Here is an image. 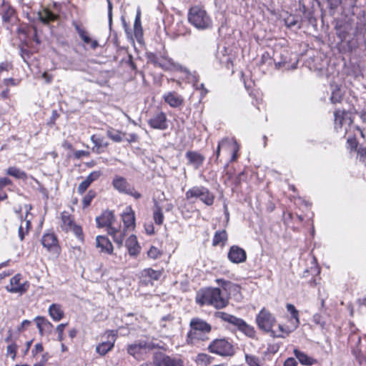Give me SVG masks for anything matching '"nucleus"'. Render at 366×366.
<instances>
[{
    "mask_svg": "<svg viewBox=\"0 0 366 366\" xmlns=\"http://www.w3.org/2000/svg\"><path fill=\"white\" fill-rule=\"evenodd\" d=\"M196 302L201 306L211 305L216 309H222L228 305V300L222 295L219 288L201 290L197 295Z\"/></svg>",
    "mask_w": 366,
    "mask_h": 366,
    "instance_id": "nucleus-1",
    "label": "nucleus"
},
{
    "mask_svg": "<svg viewBox=\"0 0 366 366\" xmlns=\"http://www.w3.org/2000/svg\"><path fill=\"white\" fill-rule=\"evenodd\" d=\"M189 331L187 336V342L194 345L199 341L209 340V334L212 330L211 325L200 318H193L189 323Z\"/></svg>",
    "mask_w": 366,
    "mask_h": 366,
    "instance_id": "nucleus-2",
    "label": "nucleus"
},
{
    "mask_svg": "<svg viewBox=\"0 0 366 366\" xmlns=\"http://www.w3.org/2000/svg\"><path fill=\"white\" fill-rule=\"evenodd\" d=\"M335 116V129L337 132L346 134L352 128H355L357 132L365 138L363 130L358 127L353 126V114L351 110L337 109L334 112Z\"/></svg>",
    "mask_w": 366,
    "mask_h": 366,
    "instance_id": "nucleus-3",
    "label": "nucleus"
},
{
    "mask_svg": "<svg viewBox=\"0 0 366 366\" xmlns=\"http://www.w3.org/2000/svg\"><path fill=\"white\" fill-rule=\"evenodd\" d=\"M188 21L200 30L209 29L212 24V21L207 11L197 6H193L189 10Z\"/></svg>",
    "mask_w": 366,
    "mask_h": 366,
    "instance_id": "nucleus-4",
    "label": "nucleus"
},
{
    "mask_svg": "<svg viewBox=\"0 0 366 366\" xmlns=\"http://www.w3.org/2000/svg\"><path fill=\"white\" fill-rule=\"evenodd\" d=\"M215 317L220 318L224 322L232 324L236 326L239 330L242 332L245 335L249 337H253L255 335V330L253 327L247 325L242 319L238 318L230 314L224 312H217L215 313Z\"/></svg>",
    "mask_w": 366,
    "mask_h": 366,
    "instance_id": "nucleus-5",
    "label": "nucleus"
},
{
    "mask_svg": "<svg viewBox=\"0 0 366 366\" xmlns=\"http://www.w3.org/2000/svg\"><path fill=\"white\" fill-rule=\"evenodd\" d=\"M186 199L189 200L192 198H199L205 204L210 206L213 204L214 197L209 190L203 186H194L187 191Z\"/></svg>",
    "mask_w": 366,
    "mask_h": 366,
    "instance_id": "nucleus-6",
    "label": "nucleus"
},
{
    "mask_svg": "<svg viewBox=\"0 0 366 366\" xmlns=\"http://www.w3.org/2000/svg\"><path fill=\"white\" fill-rule=\"evenodd\" d=\"M209 350L221 356H232L235 353L234 346L226 339L213 340L208 347Z\"/></svg>",
    "mask_w": 366,
    "mask_h": 366,
    "instance_id": "nucleus-7",
    "label": "nucleus"
},
{
    "mask_svg": "<svg viewBox=\"0 0 366 366\" xmlns=\"http://www.w3.org/2000/svg\"><path fill=\"white\" fill-rule=\"evenodd\" d=\"M112 186L119 192L132 196L136 199L142 197L141 193L137 192L123 177L115 176L112 180Z\"/></svg>",
    "mask_w": 366,
    "mask_h": 366,
    "instance_id": "nucleus-8",
    "label": "nucleus"
},
{
    "mask_svg": "<svg viewBox=\"0 0 366 366\" xmlns=\"http://www.w3.org/2000/svg\"><path fill=\"white\" fill-rule=\"evenodd\" d=\"M61 227L66 232H72L81 242L84 241L81 227L74 223V219L67 212H64L61 213Z\"/></svg>",
    "mask_w": 366,
    "mask_h": 366,
    "instance_id": "nucleus-9",
    "label": "nucleus"
},
{
    "mask_svg": "<svg viewBox=\"0 0 366 366\" xmlns=\"http://www.w3.org/2000/svg\"><path fill=\"white\" fill-rule=\"evenodd\" d=\"M256 322L259 329L271 332L276 319L267 310L262 308L256 317Z\"/></svg>",
    "mask_w": 366,
    "mask_h": 366,
    "instance_id": "nucleus-10",
    "label": "nucleus"
},
{
    "mask_svg": "<svg viewBox=\"0 0 366 366\" xmlns=\"http://www.w3.org/2000/svg\"><path fill=\"white\" fill-rule=\"evenodd\" d=\"M153 362L156 366H183L180 358L170 357L161 352L154 354Z\"/></svg>",
    "mask_w": 366,
    "mask_h": 366,
    "instance_id": "nucleus-11",
    "label": "nucleus"
},
{
    "mask_svg": "<svg viewBox=\"0 0 366 366\" xmlns=\"http://www.w3.org/2000/svg\"><path fill=\"white\" fill-rule=\"evenodd\" d=\"M154 348V344L146 341H139L127 346V352L133 356L135 359H140L144 352Z\"/></svg>",
    "mask_w": 366,
    "mask_h": 366,
    "instance_id": "nucleus-12",
    "label": "nucleus"
},
{
    "mask_svg": "<svg viewBox=\"0 0 366 366\" xmlns=\"http://www.w3.org/2000/svg\"><path fill=\"white\" fill-rule=\"evenodd\" d=\"M21 275L17 274L10 280V286L6 287V290L11 293L22 294L27 291L29 287V283L27 281L24 282H21Z\"/></svg>",
    "mask_w": 366,
    "mask_h": 366,
    "instance_id": "nucleus-13",
    "label": "nucleus"
},
{
    "mask_svg": "<svg viewBox=\"0 0 366 366\" xmlns=\"http://www.w3.org/2000/svg\"><path fill=\"white\" fill-rule=\"evenodd\" d=\"M227 257L232 262L239 264L246 261L247 254L242 248L237 245H233L229 248Z\"/></svg>",
    "mask_w": 366,
    "mask_h": 366,
    "instance_id": "nucleus-14",
    "label": "nucleus"
},
{
    "mask_svg": "<svg viewBox=\"0 0 366 366\" xmlns=\"http://www.w3.org/2000/svg\"><path fill=\"white\" fill-rule=\"evenodd\" d=\"M288 51L284 50L282 52L275 51L273 60L277 69L285 68L286 69H295L297 61L293 65H290L287 61Z\"/></svg>",
    "mask_w": 366,
    "mask_h": 366,
    "instance_id": "nucleus-15",
    "label": "nucleus"
},
{
    "mask_svg": "<svg viewBox=\"0 0 366 366\" xmlns=\"http://www.w3.org/2000/svg\"><path fill=\"white\" fill-rule=\"evenodd\" d=\"M149 125L156 129L164 130L167 128V119L164 112H158L148 121Z\"/></svg>",
    "mask_w": 366,
    "mask_h": 366,
    "instance_id": "nucleus-16",
    "label": "nucleus"
},
{
    "mask_svg": "<svg viewBox=\"0 0 366 366\" xmlns=\"http://www.w3.org/2000/svg\"><path fill=\"white\" fill-rule=\"evenodd\" d=\"M41 244L48 251L58 253L59 247L56 237L53 233L44 234L41 238Z\"/></svg>",
    "mask_w": 366,
    "mask_h": 366,
    "instance_id": "nucleus-17",
    "label": "nucleus"
},
{
    "mask_svg": "<svg viewBox=\"0 0 366 366\" xmlns=\"http://www.w3.org/2000/svg\"><path fill=\"white\" fill-rule=\"evenodd\" d=\"M72 25L75 28L76 32L80 36L81 39L86 44H89L92 49H95L99 46V43L97 40H92L86 31H85L78 23L74 21Z\"/></svg>",
    "mask_w": 366,
    "mask_h": 366,
    "instance_id": "nucleus-18",
    "label": "nucleus"
},
{
    "mask_svg": "<svg viewBox=\"0 0 366 366\" xmlns=\"http://www.w3.org/2000/svg\"><path fill=\"white\" fill-rule=\"evenodd\" d=\"M162 98L167 104L173 108L179 107L184 103L183 97L175 92L165 93Z\"/></svg>",
    "mask_w": 366,
    "mask_h": 366,
    "instance_id": "nucleus-19",
    "label": "nucleus"
},
{
    "mask_svg": "<svg viewBox=\"0 0 366 366\" xmlns=\"http://www.w3.org/2000/svg\"><path fill=\"white\" fill-rule=\"evenodd\" d=\"M101 174L102 173L100 171H94L91 172L86 178L79 184L77 189L78 192L82 194L93 182L97 180L100 177Z\"/></svg>",
    "mask_w": 366,
    "mask_h": 366,
    "instance_id": "nucleus-20",
    "label": "nucleus"
},
{
    "mask_svg": "<svg viewBox=\"0 0 366 366\" xmlns=\"http://www.w3.org/2000/svg\"><path fill=\"white\" fill-rule=\"evenodd\" d=\"M96 247L101 249L102 252L109 254L113 252V245L110 240L105 236L99 235L96 237Z\"/></svg>",
    "mask_w": 366,
    "mask_h": 366,
    "instance_id": "nucleus-21",
    "label": "nucleus"
},
{
    "mask_svg": "<svg viewBox=\"0 0 366 366\" xmlns=\"http://www.w3.org/2000/svg\"><path fill=\"white\" fill-rule=\"evenodd\" d=\"M114 221V216L111 211H104L101 216L96 218V222L98 227H107V226L112 225Z\"/></svg>",
    "mask_w": 366,
    "mask_h": 366,
    "instance_id": "nucleus-22",
    "label": "nucleus"
},
{
    "mask_svg": "<svg viewBox=\"0 0 366 366\" xmlns=\"http://www.w3.org/2000/svg\"><path fill=\"white\" fill-rule=\"evenodd\" d=\"M109 336H111V340L102 342L96 347L97 352L100 355H106L114 347L115 341V334L114 333V331H110Z\"/></svg>",
    "mask_w": 366,
    "mask_h": 366,
    "instance_id": "nucleus-23",
    "label": "nucleus"
},
{
    "mask_svg": "<svg viewBox=\"0 0 366 366\" xmlns=\"http://www.w3.org/2000/svg\"><path fill=\"white\" fill-rule=\"evenodd\" d=\"M347 144L351 150L354 149L355 151H357V159L360 162H365L366 159V149L362 147L357 148L358 142L356 139V137H349L347 139Z\"/></svg>",
    "mask_w": 366,
    "mask_h": 366,
    "instance_id": "nucleus-24",
    "label": "nucleus"
},
{
    "mask_svg": "<svg viewBox=\"0 0 366 366\" xmlns=\"http://www.w3.org/2000/svg\"><path fill=\"white\" fill-rule=\"evenodd\" d=\"M189 161L195 169H198L204 162V157L200 153L194 151H188L185 154Z\"/></svg>",
    "mask_w": 366,
    "mask_h": 366,
    "instance_id": "nucleus-25",
    "label": "nucleus"
},
{
    "mask_svg": "<svg viewBox=\"0 0 366 366\" xmlns=\"http://www.w3.org/2000/svg\"><path fill=\"white\" fill-rule=\"evenodd\" d=\"M126 247L131 256H137L140 252V246L137 242V237L134 234L129 236L126 240Z\"/></svg>",
    "mask_w": 366,
    "mask_h": 366,
    "instance_id": "nucleus-26",
    "label": "nucleus"
},
{
    "mask_svg": "<svg viewBox=\"0 0 366 366\" xmlns=\"http://www.w3.org/2000/svg\"><path fill=\"white\" fill-rule=\"evenodd\" d=\"M345 94L342 86L331 84V96L330 100L332 104L340 103Z\"/></svg>",
    "mask_w": 366,
    "mask_h": 366,
    "instance_id": "nucleus-27",
    "label": "nucleus"
},
{
    "mask_svg": "<svg viewBox=\"0 0 366 366\" xmlns=\"http://www.w3.org/2000/svg\"><path fill=\"white\" fill-rule=\"evenodd\" d=\"M37 15L39 20L44 24H48L59 19L57 14H54L48 9H44L42 11H38Z\"/></svg>",
    "mask_w": 366,
    "mask_h": 366,
    "instance_id": "nucleus-28",
    "label": "nucleus"
},
{
    "mask_svg": "<svg viewBox=\"0 0 366 366\" xmlns=\"http://www.w3.org/2000/svg\"><path fill=\"white\" fill-rule=\"evenodd\" d=\"M293 352H294L295 357L303 365L311 366L317 362V360H315L311 357H309L307 354H305V352H303L302 351H300L297 349H295Z\"/></svg>",
    "mask_w": 366,
    "mask_h": 366,
    "instance_id": "nucleus-29",
    "label": "nucleus"
},
{
    "mask_svg": "<svg viewBox=\"0 0 366 366\" xmlns=\"http://www.w3.org/2000/svg\"><path fill=\"white\" fill-rule=\"evenodd\" d=\"M36 326L39 332L43 335L45 333H50L53 328V325L46 318L38 317L36 318Z\"/></svg>",
    "mask_w": 366,
    "mask_h": 366,
    "instance_id": "nucleus-30",
    "label": "nucleus"
},
{
    "mask_svg": "<svg viewBox=\"0 0 366 366\" xmlns=\"http://www.w3.org/2000/svg\"><path fill=\"white\" fill-rule=\"evenodd\" d=\"M49 314L54 321H60L64 315L61 306L59 304H52L49 308Z\"/></svg>",
    "mask_w": 366,
    "mask_h": 366,
    "instance_id": "nucleus-31",
    "label": "nucleus"
},
{
    "mask_svg": "<svg viewBox=\"0 0 366 366\" xmlns=\"http://www.w3.org/2000/svg\"><path fill=\"white\" fill-rule=\"evenodd\" d=\"M227 238V233L225 229L217 231L213 237L212 245L214 247L219 244L224 245Z\"/></svg>",
    "mask_w": 366,
    "mask_h": 366,
    "instance_id": "nucleus-32",
    "label": "nucleus"
},
{
    "mask_svg": "<svg viewBox=\"0 0 366 366\" xmlns=\"http://www.w3.org/2000/svg\"><path fill=\"white\" fill-rule=\"evenodd\" d=\"M91 141L94 144L92 149L97 154L101 153L100 148L106 147L108 145V143L104 142L103 137L97 135H92L91 137Z\"/></svg>",
    "mask_w": 366,
    "mask_h": 366,
    "instance_id": "nucleus-33",
    "label": "nucleus"
},
{
    "mask_svg": "<svg viewBox=\"0 0 366 366\" xmlns=\"http://www.w3.org/2000/svg\"><path fill=\"white\" fill-rule=\"evenodd\" d=\"M286 307L287 311L291 314L292 320L290 322L291 324L293 325V329H297L300 325L299 312L292 304H287Z\"/></svg>",
    "mask_w": 366,
    "mask_h": 366,
    "instance_id": "nucleus-34",
    "label": "nucleus"
},
{
    "mask_svg": "<svg viewBox=\"0 0 366 366\" xmlns=\"http://www.w3.org/2000/svg\"><path fill=\"white\" fill-rule=\"evenodd\" d=\"M122 221L127 229H133L134 227L135 217L134 214L131 209L129 212H124L122 214Z\"/></svg>",
    "mask_w": 366,
    "mask_h": 366,
    "instance_id": "nucleus-35",
    "label": "nucleus"
},
{
    "mask_svg": "<svg viewBox=\"0 0 366 366\" xmlns=\"http://www.w3.org/2000/svg\"><path fill=\"white\" fill-rule=\"evenodd\" d=\"M236 144V141L234 139H229V138H224L223 139H222L220 142H219L218 143V145H217V151H216V162H217L218 159H219V154H220V150H221V148H227V149H229V147L232 145V144Z\"/></svg>",
    "mask_w": 366,
    "mask_h": 366,
    "instance_id": "nucleus-36",
    "label": "nucleus"
},
{
    "mask_svg": "<svg viewBox=\"0 0 366 366\" xmlns=\"http://www.w3.org/2000/svg\"><path fill=\"white\" fill-rule=\"evenodd\" d=\"M6 174L18 179L26 180L27 179L26 172L15 167H9Z\"/></svg>",
    "mask_w": 366,
    "mask_h": 366,
    "instance_id": "nucleus-37",
    "label": "nucleus"
},
{
    "mask_svg": "<svg viewBox=\"0 0 366 366\" xmlns=\"http://www.w3.org/2000/svg\"><path fill=\"white\" fill-rule=\"evenodd\" d=\"M142 276L143 277L149 278V280H158L162 276V272L160 270H154L152 268L144 269L142 272Z\"/></svg>",
    "mask_w": 366,
    "mask_h": 366,
    "instance_id": "nucleus-38",
    "label": "nucleus"
},
{
    "mask_svg": "<svg viewBox=\"0 0 366 366\" xmlns=\"http://www.w3.org/2000/svg\"><path fill=\"white\" fill-rule=\"evenodd\" d=\"M4 11L2 12V20L4 23H10L12 17L14 16V9L10 6L5 5L3 3Z\"/></svg>",
    "mask_w": 366,
    "mask_h": 366,
    "instance_id": "nucleus-39",
    "label": "nucleus"
},
{
    "mask_svg": "<svg viewBox=\"0 0 366 366\" xmlns=\"http://www.w3.org/2000/svg\"><path fill=\"white\" fill-rule=\"evenodd\" d=\"M107 134L109 138L115 142H121L123 140V137L127 135L126 133H122L112 128L107 130Z\"/></svg>",
    "mask_w": 366,
    "mask_h": 366,
    "instance_id": "nucleus-40",
    "label": "nucleus"
},
{
    "mask_svg": "<svg viewBox=\"0 0 366 366\" xmlns=\"http://www.w3.org/2000/svg\"><path fill=\"white\" fill-rule=\"evenodd\" d=\"M153 218L154 222L158 225H161L164 222V215L162 209L161 207L157 203L154 204V208L153 211Z\"/></svg>",
    "mask_w": 366,
    "mask_h": 366,
    "instance_id": "nucleus-41",
    "label": "nucleus"
},
{
    "mask_svg": "<svg viewBox=\"0 0 366 366\" xmlns=\"http://www.w3.org/2000/svg\"><path fill=\"white\" fill-rule=\"evenodd\" d=\"M31 227V222L29 220L23 222L19 227L18 234L19 239L22 241L25 235L28 234Z\"/></svg>",
    "mask_w": 366,
    "mask_h": 366,
    "instance_id": "nucleus-42",
    "label": "nucleus"
},
{
    "mask_svg": "<svg viewBox=\"0 0 366 366\" xmlns=\"http://www.w3.org/2000/svg\"><path fill=\"white\" fill-rule=\"evenodd\" d=\"M212 359L209 355L202 353L197 355L196 361L198 364L207 365L211 363Z\"/></svg>",
    "mask_w": 366,
    "mask_h": 366,
    "instance_id": "nucleus-43",
    "label": "nucleus"
},
{
    "mask_svg": "<svg viewBox=\"0 0 366 366\" xmlns=\"http://www.w3.org/2000/svg\"><path fill=\"white\" fill-rule=\"evenodd\" d=\"M245 361L249 366H261L259 359L252 355H245Z\"/></svg>",
    "mask_w": 366,
    "mask_h": 366,
    "instance_id": "nucleus-44",
    "label": "nucleus"
},
{
    "mask_svg": "<svg viewBox=\"0 0 366 366\" xmlns=\"http://www.w3.org/2000/svg\"><path fill=\"white\" fill-rule=\"evenodd\" d=\"M17 348V345L15 342H11L7 346L6 355L10 356L12 360H15Z\"/></svg>",
    "mask_w": 366,
    "mask_h": 366,
    "instance_id": "nucleus-45",
    "label": "nucleus"
},
{
    "mask_svg": "<svg viewBox=\"0 0 366 366\" xmlns=\"http://www.w3.org/2000/svg\"><path fill=\"white\" fill-rule=\"evenodd\" d=\"M95 197V192L92 190H89L88 193L84 197L82 200L83 207H87L90 205L91 202Z\"/></svg>",
    "mask_w": 366,
    "mask_h": 366,
    "instance_id": "nucleus-46",
    "label": "nucleus"
},
{
    "mask_svg": "<svg viewBox=\"0 0 366 366\" xmlns=\"http://www.w3.org/2000/svg\"><path fill=\"white\" fill-rule=\"evenodd\" d=\"M125 233L124 231H118L117 233L114 234L113 237V240L115 243H117L119 247L122 246L123 242L124 239Z\"/></svg>",
    "mask_w": 366,
    "mask_h": 366,
    "instance_id": "nucleus-47",
    "label": "nucleus"
},
{
    "mask_svg": "<svg viewBox=\"0 0 366 366\" xmlns=\"http://www.w3.org/2000/svg\"><path fill=\"white\" fill-rule=\"evenodd\" d=\"M161 254H162V253L160 252L159 249H157V247H153V246L151 247L150 249H149V251L147 252L148 257L152 259H154L159 257L161 256Z\"/></svg>",
    "mask_w": 366,
    "mask_h": 366,
    "instance_id": "nucleus-48",
    "label": "nucleus"
},
{
    "mask_svg": "<svg viewBox=\"0 0 366 366\" xmlns=\"http://www.w3.org/2000/svg\"><path fill=\"white\" fill-rule=\"evenodd\" d=\"M67 325L68 323H61L57 325L56 328V331L58 333V340L60 342L64 340V330Z\"/></svg>",
    "mask_w": 366,
    "mask_h": 366,
    "instance_id": "nucleus-49",
    "label": "nucleus"
},
{
    "mask_svg": "<svg viewBox=\"0 0 366 366\" xmlns=\"http://www.w3.org/2000/svg\"><path fill=\"white\" fill-rule=\"evenodd\" d=\"M274 61L273 59L271 58L268 52H264L262 54L260 59L261 64H271Z\"/></svg>",
    "mask_w": 366,
    "mask_h": 366,
    "instance_id": "nucleus-50",
    "label": "nucleus"
},
{
    "mask_svg": "<svg viewBox=\"0 0 366 366\" xmlns=\"http://www.w3.org/2000/svg\"><path fill=\"white\" fill-rule=\"evenodd\" d=\"M74 155L76 159H79L83 157L89 156V152L84 150H77L74 152Z\"/></svg>",
    "mask_w": 366,
    "mask_h": 366,
    "instance_id": "nucleus-51",
    "label": "nucleus"
},
{
    "mask_svg": "<svg viewBox=\"0 0 366 366\" xmlns=\"http://www.w3.org/2000/svg\"><path fill=\"white\" fill-rule=\"evenodd\" d=\"M147 56L150 62L153 63L155 66L160 65V58L152 53L149 54Z\"/></svg>",
    "mask_w": 366,
    "mask_h": 366,
    "instance_id": "nucleus-52",
    "label": "nucleus"
},
{
    "mask_svg": "<svg viewBox=\"0 0 366 366\" xmlns=\"http://www.w3.org/2000/svg\"><path fill=\"white\" fill-rule=\"evenodd\" d=\"M124 137L125 139L129 143L136 142L138 140V135L134 133L127 134L124 136Z\"/></svg>",
    "mask_w": 366,
    "mask_h": 366,
    "instance_id": "nucleus-53",
    "label": "nucleus"
},
{
    "mask_svg": "<svg viewBox=\"0 0 366 366\" xmlns=\"http://www.w3.org/2000/svg\"><path fill=\"white\" fill-rule=\"evenodd\" d=\"M11 65L8 62L0 63V75L3 71H8L11 69Z\"/></svg>",
    "mask_w": 366,
    "mask_h": 366,
    "instance_id": "nucleus-54",
    "label": "nucleus"
},
{
    "mask_svg": "<svg viewBox=\"0 0 366 366\" xmlns=\"http://www.w3.org/2000/svg\"><path fill=\"white\" fill-rule=\"evenodd\" d=\"M108 3V19H109V24L111 26L112 23V4L110 0H107Z\"/></svg>",
    "mask_w": 366,
    "mask_h": 366,
    "instance_id": "nucleus-55",
    "label": "nucleus"
},
{
    "mask_svg": "<svg viewBox=\"0 0 366 366\" xmlns=\"http://www.w3.org/2000/svg\"><path fill=\"white\" fill-rule=\"evenodd\" d=\"M20 54L24 60L26 58H29L31 54L29 51L27 49L24 48V45L20 46Z\"/></svg>",
    "mask_w": 366,
    "mask_h": 366,
    "instance_id": "nucleus-56",
    "label": "nucleus"
},
{
    "mask_svg": "<svg viewBox=\"0 0 366 366\" xmlns=\"http://www.w3.org/2000/svg\"><path fill=\"white\" fill-rule=\"evenodd\" d=\"M217 282L220 285L224 290H227L229 286L232 285V284L230 282L226 281L223 279H217ZM233 286H235L233 285Z\"/></svg>",
    "mask_w": 366,
    "mask_h": 366,
    "instance_id": "nucleus-57",
    "label": "nucleus"
},
{
    "mask_svg": "<svg viewBox=\"0 0 366 366\" xmlns=\"http://www.w3.org/2000/svg\"><path fill=\"white\" fill-rule=\"evenodd\" d=\"M43 346L41 343H37L34 345V349L32 350V354L35 356L36 354L41 352L43 351Z\"/></svg>",
    "mask_w": 366,
    "mask_h": 366,
    "instance_id": "nucleus-58",
    "label": "nucleus"
},
{
    "mask_svg": "<svg viewBox=\"0 0 366 366\" xmlns=\"http://www.w3.org/2000/svg\"><path fill=\"white\" fill-rule=\"evenodd\" d=\"M297 362L295 360V359L293 357L287 358L284 362V366H297Z\"/></svg>",
    "mask_w": 366,
    "mask_h": 366,
    "instance_id": "nucleus-59",
    "label": "nucleus"
},
{
    "mask_svg": "<svg viewBox=\"0 0 366 366\" xmlns=\"http://www.w3.org/2000/svg\"><path fill=\"white\" fill-rule=\"evenodd\" d=\"M11 183V180L7 177L0 178V189H3L4 187L10 184Z\"/></svg>",
    "mask_w": 366,
    "mask_h": 366,
    "instance_id": "nucleus-60",
    "label": "nucleus"
},
{
    "mask_svg": "<svg viewBox=\"0 0 366 366\" xmlns=\"http://www.w3.org/2000/svg\"><path fill=\"white\" fill-rule=\"evenodd\" d=\"M4 84L6 86H9L10 85L16 86L17 85L18 82L13 78H8L4 79Z\"/></svg>",
    "mask_w": 366,
    "mask_h": 366,
    "instance_id": "nucleus-61",
    "label": "nucleus"
},
{
    "mask_svg": "<svg viewBox=\"0 0 366 366\" xmlns=\"http://www.w3.org/2000/svg\"><path fill=\"white\" fill-rule=\"evenodd\" d=\"M107 232L109 235L112 236V237L114 236V234L118 232V231H119V229L114 227L112 225H110V226H107Z\"/></svg>",
    "mask_w": 366,
    "mask_h": 366,
    "instance_id": "nucleus-62",
    "label": "nucleus"
},
{
    "mask_svg": "<svg viewBox=\"0 0 366 366\" xmlns=\"http://www.w3.org/2000/svg\"><path fill=\"white\" fill-rule=\"evenodd\" d=\"M353 354L356 357L357 360H358L360 364H362L364 358L361 357L360 355V351L358 349H354L353 350Z\"/></svg>",
    "mask_w": 366,
    "mask_h": 366,
    "instance_id": "nucleus-63",
    "label": "nucleus"
},
{
    "mask_svg": "<svg viewBox=\"0 0 366 366\" xmlns=\"http://www.w3.org/2000/svg\"><path fill=\"white\" fill-rule=\"evenodd\" d=\"M279 330L282 332H285L286 333L287 335H289L290 332H292L293 330H295V329H293V326L292 327V328H290L289 327H284L282 325H279Z\"/></svg>",
    "mask_w": 366,
    "mask_h": 366,
    "instance_id": "nucleus-64",
    "label": "nucleus"
}]
</instances>
